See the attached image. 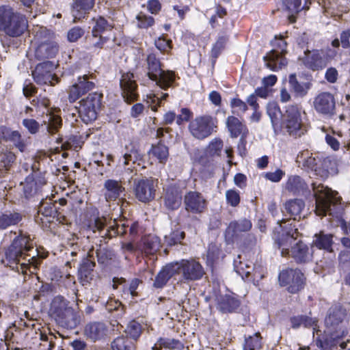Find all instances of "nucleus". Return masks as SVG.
Wrapping results in <instances>:
<instances>
[{"instance_id": "nucleus-23", "label": "nucleus", "mask_w": 350, "mask_h": 350, "mask_svg": "<svg viewBox=\"0 0 350 350\" xmlns=\"http://www.w3.org/2000/svg\"><path fill=\"white\" fill-rule=\"evenodd\" d=\"M107 329L105 325L100 322L88 323L84 328V335L92 341L103 338L107 334Z\"/></svg>"}, {"instance_id": "nucleus-52", "label": "nucleus", "mask_w": 350, "mask_h": 350, "mask_svg": "<svg viewBox=\"0 0 350 350\" xmlns=\"http://www.w3.org/2000/svg\"><path fill=\"white\" fill-rule=\"evenodd\" d=\"M185 237L183 232L176 230L170 233L169 235L165 236V242L169 245H174L180 243Z\"/></svg>"}, {"instance_id": "nucleus-59", "label": "nucleus", "mask_w": 350, "mask_h": 350, "mask_svg": "<svg viewBox=\"0 0 350 350\" xmlns=\"http://www.w3.org/2000/svg\"><path fill=\"white\" fill-rule=\"evenodd\" d=\"M223 148V142L220 139H213L208 146V150L211 154L219 155Z\"/></svg>"}, {"instance_id": "nucleus-10", "label": "nucleus", "mask_w": 350, "mask_h": 350, "mask_svg": "<svg viewBox=\"0 0 350 350\" xmlns=\"http://www.w3.org/2000/svg\"><path fill=\"white\" fill-rule=\"evenodd\" d=\"M336 54V52L330 49L306 51L304 53L303 62L307 68L312 70H319L325 68Z\"/></svg>"}, {"instance_id": "nucleus-34", "label": "nucleus", "mask_w": 350, "mask_h": 350, "mask_svg": "<svg viewBox=\"0 0 350 350\" xmlns=\"http://www.w3.org/2000/svg\"><path fill=\"white\" fill-rule=\"evenodd\" d=\"M313 244L321 250H325L328 252L332 251V235L331 234H324L320 232L314 236Z\"/></svg>"}, {"instance_id": "nucleus-12", "label": "nucleus", "mask_w": 350, "mask_h": 350, "mask_svg": "<svg viewBox=\"0 0 350 350\" xmlns=\"http://www.w3.org/2000/svg\"><path fill=\"white\" fill-rule=\"evenodd\" d=\"M102 94L96 92L89 94L80 101L79 113L85 124L94 121L97 118V110L101 104Z\"/></svg>"}, {"instance_id": "nucleus-37", "label": "nucleus", "mask_w": 350, "mask_h": 350, "mask_svg": "<svg viewBox=\"0 0 350 350\" xmlns=\"http://www.w3.org/2000/svg\"><path fill=\"white\" fill-rule=\"evenodd\" d=\"M148 153L155 157L159 163L163 164L165 163L169 156L167 147L161 144L153 146Z\"/></svg>"}, {"instance_id": "nucleus-8", "label": "nucleus", "mask_w": 350, "mask_h": 350, "mask_svg": "<svg viewBox=\"0 0 350 350\" xmlns=\"http://www.w3.org/2000/svg\"><path fill=\"white\" fill-rule=\"evenodd\" d=\"M148 75L149 78L156 81L162 89L170 87L175 80V75L172 71H164L161 68L159 60L154 54H150L147 57Z\"/></svg>"}, {"instance_id": "nucleus-39", "label": "nucleus", "mask_w": 350, "mask_h": 350, "mask_svg": "<svg viewBox=\"0 0 350 350\" xmlns=\"http://www.w3.org/2000/svg\"><path fill=\"white\" fill-rule=\"evenodd\" d=\"M306 184L302 179L297 176H293L288 178L286 183L285 189L294 193H299L305 188Z\"/></svg>"}, {"instance_id": "nucleus-25", "label": "nucleus", "mask_w": 350, "mask_h": 350, "mask_svg": "<svg viewBox=\"0 0 350 350\" xmlns=\"http://www.w3.org/2000/svg\"><path fill=\"white\" fill-rule=\"evenodd\" d=\"M46 180L43 177L39 176L36 179L32 176H27L24 183H21L23 187L24 195L29 198L34 195L44 185Z\"/></svg>"}, {"instance_id": "nucleus-30", "label": "nucleus", "mask_w": 350, "mask_h": 350, "mask_svg": "<svg viewBox=\"0 0 350 350\" xmlns=\"http://www.w3.org/2000/svg\"><path fill=\"white\" fill-rule=\"evenodd\" d=\"M226 124L232 137H237L247 132L246 126L237 117L228 116Z\"/></svg>"}, {"instance_id": "nucleus-33", "label": "nucleus", "mask_w": 350, "mask_h": 350, "mask_svg": "<svg viewBox=\"0 0 350 350\" xmlns=\"http://www.w3.org/2000/svg\"><path fill=\"white\" fill-rule=\"evenodd\" d=\"M95 266V262L89 258L83 259L79 269V277L83 284H85L92 279V271Z\"/></svg>"}, {"instance_id": "nucleus-44", "label": "nucleus", "mask_w": 350, "mask_h": 350, "mask_svg": "<svg viewBox=\"0 0 350 350\" xmlns=\"http://www.w3.org/2000/svg\"><path fill=\"white\" fill-rule=\"evenodd\" d=\"M113 27L108 24L107 21L103 18L99 17L96 21V25L93 27L92 29V36L93 38H96L100 35H102L105 31H111Z\"/></svg>"}, {"instance_id": "nucleus-53", "label": "nucleus", "mask_w": 350, "mask_h": 350, "mask_svg": "<svg viewBox=\"0 0 350 350\" xmlns=\"http://www.w3.org/2000/svg\"><path fill=\"white\" fill-rule=\"evenodd\" d=\"M227 203L233 207H236L240 202L239 192L234 189H228L226 192Z\"/></svg>"}, {"instance_id": "nucleus-45", "label": "nucleus", "mask_w": 350, "mask_h": 350, "mask_svg": "<svg viewBox=\"0 0 350 350\" xmlns=\"http://www.w3.org/2000/svg\"><path fill=\"white\" fill-rule=\"evenodd\" d=\"M154 346H157V349L161 350H163V349H181L183 347V345L178 340L162 338H159Z\"/></svg>"}, {"instance_id": "nucleus-21", "label": "nucleus", "mask_w": 350, "mask_h": 350, "mask_svg": "<svg viewBox=\"0 0 350 350\" xmlns=\"http://www.w3.org/2000/svg\"><path fill=\"white\" fill-rule=\"evenodd\" d=\"M239 306L240 301L234 295H220L216 298V308L223 314L234 312Z\"/></svg>"}, {"instance_id": "nucleus-26", "label": "nucleus", "mask_w": 350, "mask_h": 350, "mask_svg": "<svg viewBox=\"0 0 350 350\" xmlns=\"http://www.w3.org/2000/svg\"><path fill=\"white\" fill-rule=\"evenodd\" d=\"M124 188L120 182L107 180L104 183V196L107 201L115 200L120 197Z\"/></svg>"}, {"instance_id": "nucleus-58", "label": "nucleus", "mask_w": 350, "mask_h": 350, "mask_svg": "<svg viewBox=\"0 0 350 350\" xmlns=\"http://www.w3.org/2000/svg\"><path fill=\"white\" fill-rule=\"evenodd\" d=\"M168 94L167 93L163 94L161 97H159L154 94H150L147 96V103L151 105V108L153 111H156L161 100H165Z\"/></svg>"}, {"instance_id": "nucleus-2", "label": "nucleus", "mask_w": 350, "mask_h": 350, "mask_svg": "<svg viewBox=\"0 0 350 350\" xmlns=\"http://www.w3.org/2000/svg\"><path fill=\"white\" fill-rule=\"evenodd\" d=\"M284 231L278 240L281 254L283 256H291L297 262H306L311 260L312 253L307 245L297 240V230L295 226Z\"/></svg>"}, {"instance_id": "nucleus-36", "label": "nucleus", "mask_w": 350, "mask_h": 350, "mask_svg": "<svg viewBox=\"0 0 350 350\" xmlns=\"http://www.w3.org/2000/svg\"><path fill=\"white\" fill-rule=\"evenodd\" d=\"M22 219V216L18 213H1L0 229L4 230L9 226L16 225Z\"/></svg>"}, {"instance_id": "nucleus-50", "label": "nucleus", "mask_w": 350, "mask_h": 350, "mask_svg": "<svg viewBox=\"0 0 350 350\" xmlns=\"http://www.w3.org/2000/svg\"><path fill=\"white\" fill-rule=\"evenodd\" d=\"M298 159L303 161L304 165L309 168L314 169L316 172L317 171V168L316 167L317 165V159L310 155L309 152L306 151L301 152L298 155Z\"/></svg>"}, {"instance_id": "nucleus-54", "label": "nucleus", "mask_w": 350, "mask_h": 350, "mask_svg": "<svg viewBox=\"0 0 350 350\" xmlns=\"http://www.w3.org/2000/svg\"><path fill=\"white\" fill-rule=\"evenodd\" d=\"M230 106L232 109V113L238 115L245 112L247 109L246 103L237 98L231 100Z\"/></svg>"}, {"instance_id": "nucleus-19", "label": "nucleus", "mask_w": 350, "mask_h": 350, "mask_svg": "<svg viewBox=\"0 0 350 350\" xmlns=\"http://www.w3.org/2000/svg\"><path fill=\"white\" fill-rule=\"evenodd\" d=\"M185 208L193 213H201L206 206V200L202 195L197 191H189L184 198Z\"/></svg>"}, {"instance_id": "nucleus-17", "label": "nucleus", "mask_w": 350, "mask_h": 350, "mask_svg": "<svg viewBox=\"0 0 350 350\" xmlns=\"http://www.w3.org/2000/svg\"><path fill=\"white\" fill-rule=\"evenodd\" d=\"M53 64L51 62H44L36 66L32 72L34 81L38 84H51L54 85L57 78L53 74Z\"/></svg>"}, {"instance_id": "nucleus-13", "label": "nucleus", "mask_w": 350, "mask_h": 350, "mask_svg": "<svg viewBox=\"0 0 350 350\" xmlns=\"http://www.w3.org/2000/svg\"><path fill=\"white\" fill-rule=\"evenodd\" d=\"M176 273H182L183 278L187 281L200 280L204 274V271L201 264L194 260H182L173 262Z\"/></svg>"}, {"instance_id": "nucleus-35", "label": "nucleus", "mask_w": 350, "mask_h": 350, "mask_svg": "<svg viewBox=\"0 0 350 350\" xmlns=\"http://www.w3.org/2000/svg\"><path fill=\"white\" fill-rule=\"evenodd\" d=\"M181 204V195L177 189H168L165 197V205L171 210L177 209Z\"/></svg>"}, {"instance_id": "nucleus-4", "label": "nucleus", "mask_w": 350, "mask_h": 350, "mask_svg": "<svg viewBox=\"0 0 350 350\" xmlns=\"http://www.w3.org/2000/svg\"><path fill=\"white\" fill-rule=\"evenodd\" d=\"M31 44L36 47V56L39 59L53 57L58 52V46L53 40L54 33L43 27L33 30Z\"/></svg>"}, {"instance_id": "nucleus-51", "label": "nucleus", "mask_w": 350, "mask_h": 350, "mask_svg": "<svg viewBox=\"0 0 350 350\" xmlns=\"http://www.w3.org/2000/svg\"><path fill=\"white\" fill-rule=\"evenodd\" d=\"M228 40V37L226 35L219 36L212 49V55L213 57H217L221 51L224 49Z\"/></svg>"}, {"instance_id": "nucleus-27", "label": "nucleus", "mask_w": 350, "mask_h": 350, "mask_svg": "<svg viewBox=\"0 0 350 350\" xmlns=\"http://www.w3.org/2000/svg\"><path fill=\"white\" fill-rule=\"evenodd\" d=\"M56 210L55 206L47 202H42L38 211V215L36 217L37 222H41L42 224L50 223L51 219L55 217Z\"/></svg>"}, {"instance_id": "nucleus-6", "label": "nucleus", "mask_w": 350, "mask_h": 350, "mask_svg": "<svg viewBox=\"0 0 350 350\" xmlns=\"http://www.w3.org/2000/svg\"><path fill=\"white\" fill-rule=\"evenodd\" d=\"M312 189L316 200L315 212L317 215L325 216L331 211L332 204L339 202L340 198L336 191L331 190L321 183H312Z\"/></svg>"}, {"instance_id": "nucleus-32", "label": "nucleus", "mask_w": 350, "mask_h": 350, "mask_svg": "<svg viewBox=\"0 0 350 350\" xmlns=\"http://www.w3.org/2000/svg\"><path fill=\"white\" fill-rule=\"evenodd\" d=\"M304 207V202L300 199L288 200L284 204L286 211L293 217L294 220L297 218H301V214Z\"/></svg>"}, {"instance_id": "nucleus-42", "label": "nucleus", "mask_w": 350, "mask_h": 350, "mask_svg": "<svg viewBox=\"0 0 350 350\" xmlns=\"http://www.w3.org/2000/svg\"><path fill=\"white\" fill-rule=\"evenodd\" d=\"M234 270L241 275L243 280L249 278L251 273L254 271V267L251 265L249 262H243L237 260L234 261Z\"/></svg>"}, {"instance_id": "nucleus-7", "label": "nucleus", "mask_w": 350, "mask_h": 350, "mask_svg": "<svg viewBox=\"0 0 350 350\" xmlns=\"http://www.w3.org/2000/svg\"><path fill=\"white\" fill-rule=\"evenodd\" d=\"M345 315V310L340 306L332 307L328 311L325 319V325L327 334L334 340L342 338L348 333V331L345 329L342 326Z\"/></svg>"}, {"instance_id": "nucleus-14", "label": "nucleus", "mask_w": 350, "mask_h": 350, "mask_svg": "<svg viewBox=\"0 0 350 350\" xmlns=\"http://www.w3.org/2000/svg\"><path fill=\"white\" fill-rule=\"evenodd\" d=\"M304 280V274L299 269H285L279 275L280 284L287 286L288 291L291 293H295L302 288Z\"/></svg>"}, {"instance_id": "nucleus-43", "label": "nucleus", "mask_w": 350, "mask_h": 350, "mask_svg": "<svg viewBox=\"0 0 350 350\" xmlns=\"http://www.w3.org/2000/svg\"><path fill=\"white\" fill-rule=\"evenodd\" d=\"M15 160L16 156L13 152L4 149L0 150V169L8 170Z\"/></svg>"}, {"instance_id": "nucleus-60", "label": "nucleus", "mask_w": 350, "mask_h": 350, "mask_svg": "<svg viewBox=\"0 0 350 350\" xmlns=\"http://www.w3.org/2000/svg\"><path fill=\"white\" fill-rule=\"evenodd\" d=\"M219 250L217 246L211 245L208 247L207 252L206 258L209 264H213L217 259L219 258Z\"/></svg>"}, {"instance_id": "nucleus-29", "label": "nucleus", "mask_w": 350, "mask_h": 350, "mask_svg": "<svg viewBox=\"0 0 350 350\" xmlns=\"http://www.w3.org/2000/svg\"><path fill=\"white\" fill-rule=\"evenodd\" d=\"M93 5L94 0H75L72 10L74 21L76 22L83 18L86 12L93 8Z\"/></svg>"}, {"instance_id": "nucleus-3", "label": "nucleus", "mask_w": 350, "mask_h": 350, "mask_svg": "<svg viewBox=\"0 0 350 350\" xmlns=\"http://www.w3.org/2000/svg\"><path fill=\"white\" fill-rule=\"evenodd\" d=\"M25 16L15 12L10 6L0 7V30L11 37L22 35L27 29Z\"/></svg>"}, {"instance_id": "nucleus-20", "label": "nucleus", "mask_w": 350, "mask_h": 350, "mask_svg": "<svg viewBox=\"0 0 350 350\" xmlns=\"http://www.w3.org/2000/svg\"><path fill=\"white\" fill-rule=\"evenodd\" d=\"M120 87L122 90V96L126 102L131 103L137 98V84L134 80L133 73L126 72L122 75L120 80Z\"/></svg>"}, {"instance_id": "nucleus-48", "label": "nucleus", "mask_w": 350, "mask_h": 350, "mask_svg": "<svg viewBox=\"0 0 350 350\" xmlns=\"http://www.w3.org/2000/svg\"><path fill=\"white\" fill-rule=\"evenodd\" d=\"M131 341L124 336H118L111 343L112 350H131Z\"/></svg>"}, {"instance_id": "nucleus-46", "label": "nucleus", "mask_w": 350, "mask_h": 350, "mask_svg": "<svg viewBox=\"0 0 350 350\" xmlns=\"http://www.w3.org/2000/svg\"><path fill=\"white\" fill-rule=\"evenodd\" d=\"M144 245L146 252L149 254H154L161 246L160 240L156 236H149L144 239Z\"/></svg>"}, {"instance_id": "nucleus-47", "label": "nucleus", "mask_w": 350, "mask_h": 350, "mask_svg": "<svg viewBox=\"0 0 350 350\" xmlns=\"http://www.w3.org/2000/svg\"><path fill=\"white\" fill-rule=\"evenodd\" d=\"M142 159L141 154L135 148H131L129 152H125L122 159L120 161L124 166L130 165L131 163L135 164Z\"/></svg>"}, {"instance_id": "nucleus-63", "label": "nucleus", "mask_w": 350, "mask_h": 350, "mask_svg": "<svg viewBox=\"0 0 350 350\" xmlns=\"http://www.w3.org/2000/svg\"><path fill=\"white\" fill-rule=\"evenodd\" d=\"M23 124L31 134H35L38 131L39 124L33 119H24Z\"/></svg>"}, {"instance_id": "nucleus-62", "label": "nucleus", "mask_w": 350, "mask_h": 350, "mask_svg": "<svg viewBox=\"0 0 350 350\" xmlns=\"http://www.w3.org/2000/svg\"><path fill=\"white\" fill-rule=\"evenodd\" d=\"M284 176V172L278 169L275 172H266L264 174V177L273 183H278L279 182L282 177Z\"/></svg>"}, {"instance_id": "nucleus-22", "label": "nucleus", "mask_w": 350, "mask_h": 350, "mask_svg": "<svg viewBox=\"0 0 350 350\" xmlns=\"http://www.w3.org/2000/svg\"><path fill=\"white\" fill-rule=\"evenodd\" d=\"M303 325L306 327H312L313 338L316 342L317 346L321 349H326L329 345L328 339L323 336L321 330H320L317 324V319L306 316H303Z\"/></svg>"}, {"instance_id": "nucleus-9", "label": "nucleus", "mask_w": 350, "mask_h": 350, "mask_svg": "<svg viewBox=\"0 0 350 350\" xmlns=\"http://www.w3.org/2000/svg\"><path fill=\"white\" fill-rule=\"evenodd\" d=\"M273 49L264 57L266 66L271 70L275 71L286 66L287 61L283 57L286 51V42L283 38L275 36L271 41Z\"/></svg>"}, {"instance_id": "nucleus-40", "label": "nucleus", "mask_w": 350, "mask_h": 350, "mask_svg": "<svg viewBox=\"0 0 350 350\" xmlns=\"http://www.w3.org/2000/svg\"><path fill=\"white\" fill-rule=\"evenodd\" d=\"M262 338L260 333H255L252 336H248L245 338L243 345L244 350H258L261 348Z\"/></svg>"}, {"instance_id": "nucleus-57", "label": "nucleus", "mask_w": 350, "mask_h": 350, "mask_svg": "<svg viewBox=\"0 0 350 350\" xmlns=\"http://www.w3.org/2000/svg\"><path fill=\"white\" fill-rule=\"evenodd\" d=\"M171 42L170 40H167L162 36L155 40V46L160 51L167 53L172 49Z\"/></svg>"}, {"instance_id": "nucleus-16", "label": "nucleus", "mask_w": 350, "mask_h": 350, "mask_svg": "<svg viewBox=\"0 0 350 350\" xmlns=\"http://www.w3.org/2000/svg\"><path fill=\"white\" fill-rule=\"evenodd\" d=\"M157 180L143 178L135 183L134 192L137 199L147 202L154 198Z\"/></svg>"}, {"instance_id": "nucleus-41", "label": "nucleus", "mask_w": 350, "mask_h": 350, "mask_svg": "<svg viewBox=\"0 0 350 350\" xmlns=\"http://www.w3.org/2000/svg\"><path fill=\"white\" fill-rule=\"evenodd\" d=\"M46 129L50 135H54L58 132L62 127V119L60 116L50 113L48 116V120L45 122Z\"/></svg>"}, {"instance_id": "nucleus-18", "label": "nucleus", "mask_w": 350, "mask_h": 350, "mask_svg": "<svg viewBox=\"0 0 350 350\" xmlns=\"http://www.w3.org/2000/svg\"><path fill=\"white\" fill-rule=\"evenodd\" d=\"M335 106L334 97L329 92H321L314 98L313 107L318 113L332 116L334 113Z\"/></svg>"}, {"instance_id": "nucleus-55", "label": "nucleus", "mask_w": 350, "mask_h": 350, "mask_svg": "<svg viewBox=\"0 0 350 350\" xmlns=\"http://www.w3.org/2000/svg\"><path fill=\"white\" fill-rule=\"evenodd\" d=\"M125 332L133 338H137L141 334V325L135 321H132L128 324Z\"/></svg>"}, {"instance_id": "nucleus-28", "label": "nucleus", "mask_w": 350, "mask_h": 350, "mask_svg": "<svg viewBox=\"0 0 350 350\" xmlns=\"http://www.w3.org/2000/svg\"><path fill=\"white\" fill-rule=\"evenodd\" d=\"M177 267V266L174 265L173 262L163 267L156 276L153 283L154 287L157 288H163L169 279L176 273L175 268Z\"/></svg>"}, {"instance_id": "nucleus-15", "label": "nucleus", "mask_w": 350, "mask_h": 350, "mask_svg": "<svg viewBox=\"0 0 350 350\" xmlns=\"http://www.w3.org/2000/svg\"><path fill=\"white\" fill-rule=\"evenodd\" d=\"M50 314L60 324H66L73 317V310L68 306V301L62 297H55L50 308Z\"/></svg>"}, {"instance_id": "nucleus-61", "label": "nucleus", "mask_w": 350, "mask_h": 350, "mask_svg": "<svg viewBox=\"0 0 350 350\" xmlns=\"http://www.w3.org/2000/svg\"><path fill=\"white\" fill-rule=\"evenodd\" d=\"M141 281L137 278H134L131 280L129 287H124L123 290V293L124 295H130L132 297H135L137 295L136 292L137 288H138L139 284Z\"/></svg>"}, {"instance_id": "nucleus-11", "label": "nucleus", "mask_w": 350, "mask_h": 350, "mask_svg": "<svg viewBox=\"0 0 350 350\" xmlns=\"http://www.w3.org/2000/svg\"><path fill=\"white\" fill-rule=\"evenodd\" d=\"M217 120L210 116H198L189 124L190 133L198 139H203L216 131Z\"/></svg>"}, {"instance_id": "nucleus-1", "label": "nucleus", "mask_w": 350, "mask_h": 350, "mask_svg": "<svg viewBox=\"0 0 350 350\" xmlns=\"http://www.w3.org/2000/svg\"><path fill=\"white\" fill-rule=\"evenodd\" d=\"M38 251L29 236L20 234L16 237L5 252L2 262L18 273H33L39 264Z\"/></svg>"}, {"instance_id": "nucleus-64", "label": "nucleus", "mask_w": 350, "mask_h": 350, "mask_svg": "<svg viewBox=\"0 0 350 350\" xmlns=\"http://www.w3.org/2000/svg\"><path fill=\"white\" fill-rule=\"evenodd\" d=\"M83 33V29L78 27H73L68 32V39L70 42H76Z\"/></svg>"}, {"instance_id": "nucleus-31", "label": "nucleus", "mask_w": 350, "mask_h": 350, "mask_svg": "<svg viewBox=\"0 0 350 350\" xmlns=\"http://www.w3.org/2000/svg\"><path fill=\"white\" fill-rule=\"evenodd\" d=\"M288 82L291 88L295 92V94L297 96L301 97H303L307 94L312 85L311 83L309 81H298L295 74H291L289 76Z\"/></svg>"}, {"instance_id": "nucleus-56", "label": "nucleus", "mask_w": 350, "mask_h": 350, "mask_svg": "<svg viewBox=\"0 0 350 350\" xmlns=\"http://www.w3.org/2000/svg\"><path fill=\"white\" fill-rule=\"evenodd\" d=\"M77 85L81 89L82 93L85 94L89 90H91L94 87V83L88 80V76L84 75L79 77L78 82L76 83Z\"/></svg>"}, {"instance_id": "nucleus-5", "label": "nucleus", "mask_w": 350, "mask_h": 350, "mask_svg": "<svg viewBox=\"0 0 350 350\" xmlns=\"http://www.w3.org/2000/svg\"><path fill=\"white\" fill-rule=\"evenodd\" d=\"M305 112L297 105L286 107L283 116V125L288 134L295 138L300 137L306 132L304 122Z\"/></svg>"}, {"instance_id": "nucleus-24", "label": "nucleus", "mask_w": 350, "mask_h": 350, "mask_svg": "<svg viewBox=\"0 0 350 350\" xmlns=\"http://www.w3.org/2000/svg\"><path fill=\"white\" fill-rule=\"evenodd\" d=\"M252 228V223L249 219H242L230 223L226 230V239H232L241 232H247Z\"/></svg>"}, {"instance_id": "nucleus-49", "label": "nucleus", "mask_w": 350, "mask_h": 350, "mask_svg": "<svg viewBox=\"0 0 350 350\" xmlns=\"http://www.w3.org/2000/svg\"><path fill=\"white\" fill-rule=\"evenodd\" d=\"M136 19L137 21V27L139 28L147 29L152 27L154 23L153 17L143 12L139 13L136 16Z\"/></svg>"}, {"instance_id": "nucleus-38", "label": "nucleus", "mask_w": 350, "mask_h": 350, "mask_svg": "<svg viewBox=\"0 0 350 350\" xmlns=\"http://www.w3.org/2000/svg\"><path fill=\"white\" fill-rule=\"evenodd\" d=\"M267 113L271 119L273 126H278L281 118L280 109L275 102H269L267 106Z\"/></svg>"}]
</instances>
